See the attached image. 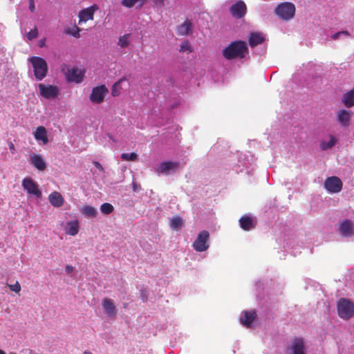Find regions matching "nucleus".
<instances>
[{
  "instance_id": "nucleus-11",
  "label": "nucleus",
  "mask_w": 354,
  "mask_h": 354,
  "mask_svg": "<svg viewBox=\"0 0 354 354\" xmlns=\"http://www.w3.org/2000/svg\"><path fill=\"white\" fill-rule=\"evenodd\" d=\"M98 10V6L95 4L82 10L78 15L80 18L79 24L85 23L88 20H93L95 12Z\"/></svg>"
},
{
  "instance_id": "nucleus-18",
  "label": "nucleus",
  "mask_w": 354,
  "mask_h": 354,
  "mask_svg": "<svg viewBox=\"0 0 354 354\" xmlns=\"http://www.w3.org/2000/svg\"><path fill=\"white\" fill-rule=\"evenodd\" d=\"M48 201L50 203L55 207H59L63 205L64 198L62 194L58 192H53L48 196Z\"/></svg>"
},
{
  "instance_id": "nucleus-7",
  "label": "nucleus",
  "mask_w": 354,
  "mask_h": 354,
  "mask_svg": "<svg viewBox=\"0 0 354 354\" xmlns=\"http://www.w3.org/2000/svg\"><path fill=\"white\" fill-rule=\"evenodd\" d=\"M209 239V234L207 231L203 230L201 232L195 241L193 243L192 246L197 252H204L209 248L208 241Z\"/></svg>"
},
{
  "instance_id": "nucleus-14",
  "label": "nucleus",
  "mask_w": 354,
  "mask_h": 354,
  "mask_svg": "<svg viewBox=\"0 0 354 354\" xmlns=\"http://www.w3.org/2000/svg\"><path fill=\"white\" fill-rule=\"evenodd\" d=\"M230 12L233 17L241 18L246 12V6L243 1H238L231 6Z\"/></svg>"
},
{
  "instance_id": "nucleus-2",
  "label": "nucleus",
  "mask_w": 354,
  "mask_h": 354,
  "mask_svg": "<svg viewBox=\"0 0 354 354\" xmlns=\"http://www.w3.org/2000/svg\"><path fill=\"white\" fill-rule=\"evenodd\" d=\"M28 60L32 64L35 78L37 80H42L48 73V65L46 60L36 56L30 57Z\"/></svg>"
},
{
  "instance_id": "nucleus-27",
  "label": "nucleus",
  "mask_w": 354,
  "mask_h": 354,
  "mask_svg": "<svg viewBox=\"0 0 354 354\" xmlns=\"http://www.w3.org/2000/svg\"><path fill=\"white\" fill-rule=\"evenodd\" d=\"M82 213L86 216L93 218L95 217L97 213V209L90 205H84L81 209Z\"/></svg>"
},
{
  "instance_id": "nucleus-45",
  "label": "nucleus",
  "mask_w": 354,
  "mask_h": 354,
  "mask_svg": "<svg viewBox=\"0 0 354 354\" xmlns=\"http://www.w3.org/2000/svg\"><path fill=\"white\" fill-rule=\"evenodd\" d=\"M163 1L164 0H153V1L156 3V4H162L163 3Z\"/></svg>"
},
{
  "instance_id": "nucleus-4",
  "label": "nucleus",
  "mask_w": 354,
  "mask_h": 354,
  "mask_svg": "<svg viewBox=\"0 0 354 354\" xmlns=\"http://www.w3.org/2000/svg\"><path fill=\"white\" fill-rule=\"evenodd\" d=\"M39 97L45 99H53L60 93V89L57 86L40 83L37 85Z\"/></svg>"
},
{
  "instance_id": "nucleus-9",
  "label": "nucleus",
  "mask_w": 354,
  "mask_h": 354,
  "mask_svg": "<svg viewBox=\"0 0 354 354\" xmlns=\"http://www.w3.org/2000/svg\"><path fill=\"white\" fill-rule=\"evenodd\" d=\"M108 92L109 91L104 85L94 87L92 89L89 99L93 104H100L104 101Z\"/></svg>"
},
{
  "instance_id": "nucleus-50",
  "label": "nucleus",
  "mask_w": 354,
  "mask_h": 354,
  "mask_svg": "<svg viewBox=\"0 0 354 354\" xmlns=\"http://www.w3.org/2000/svg\"><path fill=\"white\" fill-rule=\"evenodd\" d=\"M0 354H6V353L3 351L0 350Z\"/></svg>"
},
{
  "instance_id": "nucleus-36",
  "label": "nucleus",
  "mask_w": 354,
  "mask_h": 354,
  "mask_svg": "<svg viewBox=\"0 0 354 354\" xmlns=\"http://www.w3.org/2000/svg\"><path fill=\"white\" fill-rule=\"evenodd\" d=\"M38 35V31L37 28H34L33 29L30 30L28 34H27V38L28 40H32L33 39H35Z\"/></svg>"
},
{
  "instance_id": "nucleus-31",
  "label": "nucleus",
  "mask_w": 354,
  "mask_h": 354,
  "mask_svg": "<svg viewBox=\"0 0 354 354\" xmlns=\"http://www.w3.org/2000/svg\"><path fill=\"white\" fill-rule=\"evenodd\" d=\"M114 210L113 206L109 203H104L101 205L100 206V211L104 214H111Z\"/></svg>"
},
{
  "instance_id": "nucleus-33",
  "label": "nucleus",
  "mask_w": 354,
  "mask_h": 354,
  "mask_svg": "<svg viewBox=\"0 0 354 354\" xmlns=\"http://www.w3.org/2000/svg\"><path fill=\"white\" fill-rule=\"evenodd\" d=\"M121 159L125 161H135L138 159V155L135 152L130 153H123L121 154Z\"/></svg>"
},
{
  "instance_id": "nucleus-19",
  "label": "nucleus",
  "mask_w": 354,
  "mask_h": 354,
  "mask_svg": "<svg viewBox=\"0 0 354 354\" xmlns=\"http://www.w3.org/2000/svg\"><path fill=\"white\" fill-rule=\"evenodd\" d=\"M339 232L343 236H351L353 234V225L351 221H344L339 227Z\"/></svg>"
},
{
  "instance_id": "nucleus-34",
  "label": "nucleus",
  "mask_w": 354,
  "mask_h": 354,
  "mask_svg": "<svg viewBox=\"0 0 354 354\" xmlns=\"http://www.w3.org/2000/svg\"><path fill=\"white\" fill-rule=\"evenodd\" d=\"M180 51L183 53H191L192 51V48L190 43L187 40L183 41L180 47Z\"/></svg>"
},
{
  "instance_id": "nucleus-21",
  "label": "nucleus",
  "mask_w": 354,
  "mask_h": 354,
  "mask_svg": "<svg viewBox=\"0 0 354 354\" xmlns=\"http://www.w3.org/2000/svg\"><path fill=\"white\" fill-rule=\"evenodd\" d=\"M352 116V112L351 111L342 109L337 112V118L339 122L344 126L349 124V121Z\"/></svg>"
},
{
  "instance_id": "nucleus-29",
  "label": "nucleus",
  "mask_w": 354,
  "mask_h": 354,
  "mask_svg": "<svg viewBox=\"0 0 354 354\" xmlns=\"http://www.w3.org/2000/svg\"><path fill=\"white\" fill-rule=\"evenodd\" d=\"M337 140L333 137L330 136L328 142L322 141L321 143V148L322 150H327L332 148L336 143Z\"/></svg>"
},
{
  "instance_id": "nucleus-22",
  "label": "nucleus",
  "mask_w": 354,
  "mask_h": 354,
  "mask_svg": "<svg viewBox=\"0 0 354 354\" xmlns=\"http://www.w3.org/2000/svg\"><path fill=\"white\" fill-rule=\"evenodd\" d=\"M80 225L77 220L66 223V233L71 236H75L79 232Z\"/></svg>"
},
{
  "instance_id": "nucleus-20",
  "label": "nucleus",
  "mask_w": 354,
  "mask_h": 354,
  "mask_svg": "<svg viewBox=\"0 0 354 354\" xmlns=\"http://www.w3.org/2000/svg\"><path fill=\"white\" fill-rule=\"evenodd\" d=\"M265 40V36L261 32H252L249 37V44L250 47L254 48L263 42Z\"/></svg>"
},
{
  "instance_id": "nucleus-49",
  "label": "nucleus",
  "mask_w": 354,
  "mask_h": 354,
  "mask_svg": "<svg viewBox=\"0 0 354 354\" xmlns=\"http://www.w3.org/2000/svg\"><path fill=\"white\" fill-rule=\"evenodd\" d=\"M43 45H44V41H40L39 46H41H41H43Z\"/></svg>"
},
{
  "instance_id": "nucleus-43",
  "label": "nucleus",
  "mask_w": 354,
  "mask_h": 354,
  "mask_svg": "<svg viewBox=\"0 0 354 354\" xmlns=\"http://www.w3.org/2000/svg\"><path fill=\"white\" fill-rule=\"evenodd\" d=\"M8 145H9V149H10V151L12 153H14L15 152V149L14 144L12 142H9Z\"/></svg>"
},
{
  "instance_id": "nucleus-46",
  "label": "nucleus",
  "mask_w": 354,
  "mask_h": 354,
  "mask_svg": "<svg viewBox=\"0 0 354 354\" xmlns=\"http://www.w3.org/2000/svg\"><path fill=\"white\" fill-rule=\"evenodd\" d=\"M133 191L136 192L138 190V186H137V184L133 183Z\"/></svg>"
},
{
  "instance_id": "nucleus-15",
  "label": "nucleus",
  "mask_w": 354,
  "mask_h": 354,
  "mask_svg": "<svg viewBox=\"0 0 354 354\" xmlns=\"http://www.w3.org/2000/svg\"><path fill=\"white\" fill-rule=\"evenodd\" d=\"M290 354H305L304 342L302 338H295L292 340L290 348Z\"/></svg>"
},
{
  "instance_id": "nucleus-25",
  "label": "nucleus",
  "mask_w": 354,
  "mask_h": 354,
  "mask_svg": "<svg viewBox=\"0 0 354 354\" xmlns=\"http://www.w3.org/2000/svg\"><path fill=\"white\" fill-rule=\"evenodd\" d=\"M131 41V34L126 33L118 38V46L122 48L128 47Z\"/></svg>"
},
{
  "instance_id": "nucleus-48",
  "label": "nucleus",
  "mask_w": 354,
  "mask_h": 354,
  "mask_svg": "<svg viewBox=\"0 0 354 354\" xmlns=\"http://www.w3.org/2000/svg\"><path fill=\"white\" fill-rule=\"evenodd\" d=\"M83 354H92V353L89 351H85Z\"/></svg>"
},
{
  "instance_id": "nucleus-17",
  "label": "nucleus",
  "mask_w": 354,
  "mask_h": 354,
  "mask_svg": "<svg viewBox=\"0 0 354 354\" xmlns=\"http://www.w3.org/2000/svg\"><path fill=\"white\" fill-rule=\"evenodd\" d=\"M257 317V313L254 310L245 311L240 318L241 323L247 328H250Z\"/></svg>"
},
{
  "instance_id": "nucleus-10",
  "label": "nucleus",
  "mask_w": 354,
  "mask_h": 354,
  "mask_svg": "<svg viewBox=\"0 0 354 354\" xmlns=\"http://www.w3.org/2000/svg\"><path fill=\"white\" fill-rule=\"evenodd\" d=\"M342 182L337 176L328 177L324 182L325 189L330 193H339L342 189Z\"/></svg>"
},
{
  "instance_id": "nucleus-16",
  "label": "nucleus",
  "mask_w": 354,
  "mask_h": 354,
  "mask_svg": "<svg viewBox=\"0 0 354 354\" xmlns=\"http://www.w3.org/2000/svg\"><path fill=\"white\" fill-rule=\"evenodd\" d=\"M178 167V163L176 162L166 161L160 163L156 171L158 174H167L170 170H175Z\"/></svg>"
},
{
  "instance_id": "nucleus-35",
  "label": "nucleus",
  "mask_w": 354,
  "mask_h": 354,
  "mask_svg": "<svg viewBox=\"0 0 354 354\" xmlns=\"http://www.w3.org/2000/svg\"><path fill=\"white\" fill-rule=\"evenodd\" d=\"M80 30V28L77 26H73L72 28H68L66 32L68 34L73 35L75 37H79Z\"/></svg>"
},
{
  "instance_id": "nucleus-44",
  "label": "nucleus",
  "mask_w": 354,
  "mask_h": 354,
  "mask_svg": "<svg viewBox=\"0 0 354 354\" xmlns=\"http://www.w3.org/2000/svg\"><path fill=\"white\" fill-rule=\"evenodd\" d=\"M65 270L67 273H71L73 271V266L68 265L66 266Z\"/></svg>"
},
{
  "instance_id": "nucleus-51",
  "label": "nucleus",
  "mask_w": 354,
  "mask_h": 354,
  "mask_svg": "<svg viewBox=\"0 0 354 354\" xmlns=\"http://www.w3.org/2000/svg\"><path fill=\"white\" fill-rule=\"evenodd\" d=\"M10 354H16V353H10Z\"/></svg>"
},
{
  "instance_id": "nucleus-26",
  "label": "nucleus",
  "mask_w": 354,
  "mask_h": 354,
  "mask_svg": "<svg viewBox=\"0 0 354 354\" xmlns=\"http://www.w3.org/2000/svg\"><path fill=\"white\" fill-rule=\"evenodd\" d=\"M192 23L189 21H185L183 24L178 26L177 32L179 35H186L192 32Z\"/></svg>"
},
{
  "instance_id": "nucleus-12",
  "label": "nucleus",
  "mask_w": 354,
  "mask_h": 354,
  "mask_svg": "<svg viewBox=\"0 0 354 354\" xmlns=\"http://www.w3.org/2000/svg\"><path fill=\"white\" fill-rule=\"evenodd\" d=\"M30 162L31 165L39 171H43L46 169V162L39 154H31L30 156Z\"/></svg>"
},
{
  "instance_id": "nucleus-3",
  "label": "nucleus",
  "mask_w": 354,
  "mask_h": 354,
  "mask_svg": "<svg viewBox=\"0 0 354 354\" xmlns=\"http://www.w3.org/2000/svg\"><path fill=\"white\" fill-rule=\"evenodd\" d=\"M339 316L344 319H348L354 316V304L350 300L342 298L337 303Z\"/></svg>"
},
{
  "instance_id": "nucleus-39",
  "label": "nucleus",
  "mask_w": 354,
  "mask_h": 354,
  "mask_svg": "<svg viewBox=\"0 0 354 354\" xmlns=\"http://www.w3.org/2000/svg\"><path fill=\"white\" fill-rule=\"evenodd\" d=\"M348 35H348V32H346V31H342V32H338L333 35H332V38L333 39H339L342 37H348Z\"/></svg>"
},
{
  "instance_id": "nucleus-23",
  "label": "nucleus",
  "mask_w": 354,
  "mask_h": 354,
  "mask_svg": "<svg viewBox=\"0 0 354 354\" xmlns=\"http://www.w3.org/2000/svg\"><path fill=\"white\" fill-rule=\"evenodd\" d=\"M241 227L245 231H249L254 227L252 218L250 216H243L239 219Z\"/></svg>"
},
{
  "instance_id": "nucleus-6",
  "label": "nucleus",
  "mask_w": 354,
  "mask_h": 354,
  "mask_svg": "<svg viewBox=\"0 0 354 354\" xmlns=\"http://www.w3.org/2000/svg\"><path fill=\"white\" fill-rule=\"evenodd\" d=\"M62 71L65 74L66 80L68 82L80 83L83 80L84 73L81 69L70 68L66 65H64L62 68Z\"/></svg>"
},
{
  "instance_id": "nucleus-42",
  "label": "nucleus",
  "mask_w": 354,
  "mask_h": 354,
  "mask_svg": "<svg viewBox=\"0 0 354 354\" xmlns=\"http://www.w3.org/2000/svg\"><path fill=\"white\" fill-rule=\"evenodd\" d=\"M35 133H46V129L44 127H39L37 128V130Z\"/></svg>"
},
{
  "instance_id": "nucleus-8",
  "label": "nucleus",
  "mask_w": 354,
  "mask_h": 354,
  "mask_svg": "<svg viewBox=\"0 0 354 354\" xmlns=\"http://www.w3.org/2000/svg\"><path fill=\"white\" fill-rule=\"evenodd\" d=\"M22 187L28 194L33 195L37 198L41 197V192L40 191L38 185L31 178L26 177L22 180Z\"/></svg>"
},
{
  "instance_id": "nucleus-24",
  "label": "nucleus",
  "mask_w": 354,
  "mask_h": 354,
  "mask_svg": "<svg viewBox=\"0 0 354 354\" xmlns=\"http://www.w3.org/2000/svg\"><path fill=\"white\" fill-rule=\"evenodd\" d=\"M342 102L346 107L354 106V89L346 92L342 97Z\"/></svg>"
},
{
  "instance_id": "nucleus-1",
  "label": "nucleus",
  "mask_w": 354,
  "mask_h": 354,
  "mask_svg": "<svg viewBox=\"0 0 354 354\" xmlns=\"http://www.w3.org/2000/svg\"><path fill=\"white\" fill-rule=\"evenodd\" d=\"M248 53L247 44L242 41H233L223 50V55L227 59L243 58Z\"/></svg>"
},
{
  "instance_id": "nucleus-40",
  "label": "nucleus",
  "mask_w": 354,
  "mask_h": 354,
  "mask_svg": "<svg viewBox=\"0 0 354 354\" xmlns=\"http://www.w3.org/2000/svg\"><path fill=\"white\" fill-rule=\"evenodd\" d=\"M93 165H94V166H95L97 169H99V170H100V171H104V168H103V167L102 166V165H101L99 162H97V161H94V162H93Z\"/></svg>"
},
{
  "instance_id": "nucleus-37",
  "label": "nucleus",
  "mask_w": 354,
  "mask_h": 354,
  "mask_svg": "<svg viewBox=\"0 0 354 354\" xmlns=\"http://www.w3.org/2000/svg\"><path fill=\"white\" fill-rule=\"evenodd\" d=\"M35 138L38 141H41L43 144H46L48 142V137L47 134H34Z\"/></svg>"
},
{
  "instance_id": "nucleus-38",
  "label": "nucleus",
  "mask_w": 354,
  "mask_h": 354,
  "mask_svg": "<svg viewBox=\"0 0 354 354\" xmlns=\"http://www.w3.org/2000/svg\"><path fill=\"white\" fill-rule=\"evenodd\" d=\"M10 290L18 293L21 291V286L18 281H16L15 284L13 285H8Z\"/></svg>"
},
{
  "instance_id": "nucleus-5",
  "label": "nucleus",
  "mask_w": 354,
  "mask_h": 354,
  "mask_svg": "<svg viewBox=\"0 0 354 354\" xmlns=\"http://www.w3.org/2000/svg\"><path fill=\"white\" fill-rule=\"evenodd\" d=\"M276 14L283 20L292 19L295 13V6L292 3L283 2L278 5L275 9Z\"/></svg>"
},
{
  "instance_id": "nucleus-28",
  "label": "nucleus",
  "mask_w": 354,
  "mask_h": 354,
  "mask_svg": "<svg viewBox=\"0 0 354 354\" xmlns=\"http://www.w3.org/2000/svg\"><path fill=\"white\" fill-rule=\"evenodd\" d=\"M183 225V220L179 216L173 217L170 221V226L174 230H178Z\"/></svg>"
},
{
  "instance_id": "nucleus-30",
  "label": "nucleus",
  "mask_w": 354,
  "mask_h": 354,
  "mask_svg": "<svg viewBox=\"0 0 354 354\" xmlns=\"http://www.w3.org/2000/svg\"><path fill=\"white\" fill-rule=\"evenodd\" d=\"M145 2V0H122V5L127 8H132L136 3H140V5H143Z\"/></svg>"
},
{
  "instance_id": "nucleus-13",
  "label": "nucleus",
  "mask_w": 354,
  "mask_h": 354,
  "mask_svg": "<svg viewBox=\"0 0 354 354\" xmlns=\"http://www.w3.org/2000/svg\"><path fill=\"white\" fill-rule=\"evenodd\" d=\"M102 308L104 313L109 317H115L116 315L117 310L113 301L109 298H104L102 300Z\"/></svg>"
},
{
  "instance_id": "nucleus-32",
  "label": "nucleus",
  "mask_w": 354,
  "mask_h": 354,
  "mask_svg": "<svg viewBox=\"0 0 354 354\" xmlns=\"http://www.w3.org/2000/svg\"><path fill=\"white\" fill-rule=\"evenodd\" d=\"M124 81H126V79L122 78L113 84L111 92L113 96H118L120 94V89L121 88L122 84Z\"/></svg>"
},
{
  "instance_id": "nucleus-47",
  "label": "nucleus",
  "mask_w": 354,
  "mask_h": 354,
  "mask_svg": "<svg viewBox=\"0 0 354 354\" xmlns=\"http://www.w3.org/2000/svg\"><path fill=\"white\" fill-rule=\"evenodd\" d=\"M109 135V138L112 140L113 141H115L114 138H113V134H108Z\"/></svg>"
},
{
  "instance_id": "nucleus-41",
  "label": "nucleus",
  "mask_w": 354,
  "mask_h": 354,
  "mask_svg": "<svg viewBox=\"0 0 354 354\" xmlns=\"http://www.w3.org/2000/svg\"><path fill=\"white\" fill-rule=\"evenodd\" d=\"M29 9L32 12L35 11V7L34 0H29Z\"/></svg>"
}]
</instances>
